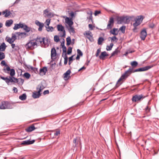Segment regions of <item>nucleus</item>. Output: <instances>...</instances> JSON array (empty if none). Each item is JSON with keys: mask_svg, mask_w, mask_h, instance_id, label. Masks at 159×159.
I'll return each instance as SVG.
<instances>
[{"mask_svg": "<svg viewBox=\"0 0 159 159\" xmlns=\"http://www.w3.org/2000/svg\"><path fill=\"white\" fill-rule=\"evenodd\" d=\"M108 55L107 52L104 51L101 52V55L99 56V58L100 59L104 60L105 57L108 56Z\"/></svg>", "mask_w": 159, "mask_h": 159, "instance_id": "nucleus-22", "label": "nucleus"}, {"mask_svg": "<svg viewBox=\"0 0 159 159\" xmlns=\"http://www.w3.org/2000/svg\"><path fill=\"white\" fill-rule=\"evenodd\" d=\"M71 71L70 70H67L66 72L64 74V78H67L68 75H70L71 73Z\"/></svg>", "mask_w": 159, "mask_h": 159, "instance_id": "nucleus-39", "label": "nucleus"}, {"mask_svg": "<svg viewBox=\"0 0 159 159\" xmlns=\"http://www.w3.org/2000/svg\"><path fill=\"white\" fill-rule=\"evenodd\" d=\"M35 129L34 126L33 125H32L31 126L28 127L26 129V130L27 132H31Z\"/></svg>", "mask_w": 159, "mask_h": 159, "instance_id": "nucleus-27", "label": "nucleus"}, {"mask_svg": "<svg viewBox=\"0 0 159 159\" xmlns=\"http://www.w3.org/2000/svg\"><path fill=\"white\" fill-rule=\"evenodd\" d=\"M125 28L126 27L125 26H122L120 28L119 30H120L123 33H125Z\"/></svg>", "mask_w": 159, "mask_h": 159, "instance_id": "nucleus-52", "label": "nucleus"}, {"mask_svg": "<svg viewBox=\"0 0 159 159\" xmlns=\"http://www.w3.org/2000/svg\"><path fill=\"white\" fill-rule=\"evenodd\" d=\"M104 40V39L102 37H100L98 38V45H101L102 44V42Z\"/></svg>", "mask_w": 159, "mask_h": 159, "instance_id": "nucleus-43", "label": "nucleus"}, {"mask_svg": "<svg viewBox=\"0 0 159 159\" xmlns=\"http://www.w3.org/2000/svg\"><path fill=\"white\" fill-rule=\"evenodd\" d=\"M6 66L7 67L6 70L7 71H10V75L11 76H14L15 75V70L14 69H11L10 67L7 65Z\"/></svg>", "mask_w": 159, "mask_h": 159, "instance_id": "nucleus-16", "label": "nucleus"}, {"mask_svg": "<svg viewBox=\"0 0 159 159\" xmlns=\"http://www.w3.org/2000/svg\"><path fill=\"white\" fill-rule=\"evenodd\" d=\"M11 38L14 40L15 41L17 39V34H16V32L15 33H12L11 34Z\"/></svg>", "mask_w": 159, "mask_h": 159, "instance_id": "nucleus-47", "label": "nucleus"}, {"mask_svg": "<svg viewBox=\"0 0 159 159\" xmlns=\"http://www.w3.org/2000/svg\"><path fill=\"white\" fill-rule=\"evenodd\" d=\"M12 108L10 103L7 101H3L0 105V109H11Z\"/></svg>", "mask_w": 159, "mask_h": 159, "instance_id": "nucleus-3", "label": "nucleus"}, {"mask_svg": "<svg viewBox=\"0 0 159 159\" xmlns=\"http://www.w3.org/2000/svg\"><path fill=\"white\" fill-rule=\"evenodd\" d=\"M117 30L118 29L117 28H114L112 30H110V32L111 34L114 35H116L118 34V32H116Z\"/></svg>", "mask_w": 159, "mask_h": 159, "instance_id": "nucleus-25", "label": "nucleus"}, {"mask_svg": "<svg viewBox=\"0 0 159 159\" xmlns=\"http://www.w3.org/2000/svg\"><path fill=\"white\" fill-rule=\"evenodd\" d=\"M5 55L3 52L0 51V61L5 58Z\"/></svg>", "mask_w": 159, "mask_h": 159, "instance_id": "nucleus-44", "label": "nucleus"}, {"mask_svg": "<svg viewBox=\"0 0 159 159\" xmlns=\"http://www.w3.org/2000/svg\"><path fill=\"white\" fill-rule=\"evenodd\" d=\"M34 42L36 45V46L37 47L40 45H41L42 43H44V38H41L40 37H38L37 38L34 39Z\"/></svg>", "mask_w": 159, "mask_h": 159, "instance_id": "nucleus-6", "label": "nucleus"}, {"mask_svg": "<svg viewBox=\"0 0 159 159\" xmlns=\"http://www.w3.org/2000/svg\"><path fill=\"white\" fill-rule=\"evenodd\" d=\"M66 40L67 42L66 45L67 46H69L71 42V40L70 37H68L67 38Z\"/></svg>", "mask_w": 159, "mask_h": 159, "instance_id": "nucleus-48", "label": "nucleus"}, {"mask_svg": "<svg viewBox=\"0 0 159 159\" xmlns=\"http://www.w3.org/2000/svg\"><path fill=\"white\" fill-rule=\"evenodd\" d=\"M101 12L100 11H95L94 13V15L95 16H97L98 14L101 13Z\"/></svg>", "mask_w": 159, "mask_h": 159, "instance_id": "nucleus-60", "label": "nucleus"}, {"mask_svg": "<svg viewBox=\"0 0 159 159\" xmlns=\"http://www.w3.org/2000/svg\"><path fill=\"white\" fill-rule=\"evenodd\" d=\"M37 47L34 42V40L33 39L30 40L25 45L26 48L30 49H33Z\"/></svg>", "mask_w": 159, "mask_h": 159, "instance_id": "nucleus-4", "label": "nucleus"}, {"mask_svg": "<svg viewBox=\"0 0 159 159\" xmlns=\"http://www.w3.org/2000/svg\"><path fill=\"white\" fill-rule=\"evenodd\" d=\"M54 41L56 42H57L59 40V37L58 36L55 35L54 36Z\"/></svg>", "mask_w": 159, "mask_h": 159, "instance_id": "nucleus-55", "label": "nucleus"}, {"mask_svg": "<svg viewBox=\"0 0 159 159\" xmlns=\"http://www.w3.org/2000/svg\"><path fill=\"white\" fill-rule=\"evenodd\" d=\"M57 28L58 31H61L63 32L62 35H60L61 37H65L66 36V32L64 30V27L61 25H57Z\"/></svg>", "mask_w": 159, "mask_h": 159, "instance_id": "nucleus-7", "label": "nucleus"}, {"mask_svg": "<svg viewBox=\"0 0 159 159\" xmlns=\"http://www.w3.org/2000/svg\"><path fill=\"white\" fill-rule=\"evenodd\" d=\"M114 23V18L112 17H110L108 21V24L107 25V29H111L113 26Z\"/></svg>", "mask_w": 159, "mask_h": 159, "instance_id": "nucleus-9", "label": "nucleus"}, {"mask_svg": "<svg viewBox=\"0 0 159 159\" xmlns=\"http://www.w3.org/2000/svg\"><path fill=\"white\" fill-rule=\"evenodd\" d=\"M63 45H62V48L63 54V53L64 52H65V53H66V47L65 46V44H64L65 40L64 39H63Z\"/></svg>", "mask_w": 159, "mask_h": 159, "instance_id": "nucleus-40", "label": "nucleus"}, {"mask_svg": "<svg viewBox=\"0 0 159 159\" xmlns=\"http://www.w3.org/2000/svg\"><path fill=\"white\" fill-rule=\"evenodd\" d=\"M23 75L25 78L27 79H29L30 76V74L28 72L25 73Z\"/></svg>", "mask_w": 159, "mask_h": 159, "instance_id": "nucleus-51", "label": "nucleus"}, {"mask_svg": "<svg viewBox=\"0 0 159 159\" xmlns=\"http://www.w3.org/2000/svg\"><path fill=\"white\" fill-rule=\"evenodd\" d=\"M19 98L21 100H25L26 99V95L25 93H24L19 96Z\"/></svg>", "mask_w": 159, "mask_h": 159, "instance_id": "nucleus-35", "label": "nucleus"}, {"mask_svg": "<svg viewBox=\"0 0 159 159\" xmlns=\"http://www.w3.org/2000/svg\"><path fill=\"white\" fill-rule=\"evenodd\" d=\"M7 46H6L4 43H3L0 46V50L1 51H4L6 48Z\"/></svg>", "mask_w": 159, "mask_h": 159, "instance_id": "nucleus-28", "label": "nucleus"}, {"mask_svg": "<svg viewBox=\"0 0 159 159\" xmlns=\"http://www.w3.org/2000/svg\"><path fill=\"white\" fill-rule=\"evenodd\" d=\"M73 143H74L73 146L76 147H78V146L79 147L81 146V142L80 139L77 140V139L76 138H75L73 139Z\"/></svg>", "mask_w": 159, "mask_h": 159, "instance_id": "nucleus-15", "label": "nucleus"}, {"mask_svg": "<svg viewBox=\"0 0 159 159\" xmlns=\"http://www.w3.org/2000/svg\"><path fill=\"white\" fill-rule=\"evenodd\" d=\"M7 41L9 43L11 44L13 43L15 41H14L11 38L8 37L6 38Z\"/></svg>", "mask_w": 159, "mask_h": 159, "instance_id": "nucleus-45", "label": "nucleus"}, {"mask_svg": "<svg viewBox=\"0 0 159 159\" xmlns=\"http://www.w3.org/2000/svg\"><path fill=\"white\" fill-rule=\"evenodd\" d=\"M35 24L39 26L38 30L40 31H42L43 29V27L44 25V24L43 23L40 22L38 20H36L35 21Z\"/></svg>", "mask_w": 159, "mask_h": 159, "instance_id": "nucleus-14", "label": "nucleus"}, {"mask_svg": "<svg viewBox=\"0 0 159 159\" xmlns=\"http://www.w3.org/2000/svg\"><path fill=\"white\" fill-rule=\"evenodd\" d=\"M143 16H138L136 18H135L134 19V20L135 22H137V23H138V24L139 23L140 25L143 20Z\"/></svg>", "mask_w": 159, "mask_h": 159, "instance_id": "nucleus-21", "label": "nucleus"}, {"mask_svg": "<svg viewBox=\"0 0 159 159\" xmlns=\"http://www.w3.org/2000/svg\"><path fill=\"white\" fill-rule=\"evenodd\" d=\"M22 28L27 32H30L31 30V28L25 24H24L23 27Z\"/></svg>", "mask_w": 159, "mask_h": 159, "instance_id": "nucleus-30", "label": "nucleus"}, {"mask_svg": "<svg viewBox=\"0 0 159 159\" xmlns=\"http://www.w3.org/2000/svg\"><path fill=\"white\" fill-rule=\"evenodd\" d=\"M51 19H47L45 22V24H46L45 27L48 26L49 25L50 23Z\"/></svg>", "mask_w": 159, "mask_h": 159, "instance_id": "nucleus-49", "label": "nucleus"}, {"mask_svg": "<svg viewBox=\"0 0 159 159\" xmlns=\"http://www.w3.org/2000/svg\"><path fill=\"white\" fill-rule=\"evenodd\" d=\"M130 65L133 68H135L138 66V63L136 61H134L131 62Z\"/></svg>", "mask_w": 159, "mask_h": 159, "instance_id": "nucleus-36", "label": "nucleus"}, {"mask_svg": "<svg viewBox=\"0 0 159 159\" xmlns=\"http://www.w3.org/2000/svg\"><path fill=\"white\" fill-rule=\"evenodd\" d=\"M65 22L69 26L72 25L73 24V22L72 21L71 18H70L66 17L65 19Z\"/></svg>", "mask_w": 159, "mask_h": 159, "instance_id": "nucleus-18", "label": "nucleus"}, {"mask_svg": "<svg viewBox=\"0 0 159 159\" xmlns=\"http://www.w3.org/2000/svg\"><path fill=\"white\" fill-rule=\"evenodd\" d=\"M44 43H42V45H41L42 46H43L44 47H46L48 46V41L46 40L45 38H44Z\"/></svg>", "mask_w": 159, "mask_h": 159, "instance_id": "nucleus-38", "label": "nucleus"}, {"mask_svg": "<svg viewBox=\"0 0 159 159\" xmlns=\"http://www.w3.org/2000/svg\"><path fill=\"white\" fill-rule=\"evenodd\" d=\"M133 70L131 68H129L128 70L125 71V72L122 75L119 79L118 80L116 84V87L117 88L120 85L122 82H121L123 80H125L128 76H129L133 72Z\"/></svg>", "mask_w": 159, "mask_h": 159, "instance_id": "nucleus-1", "label": "nucleus"}, {"mask_svg": "<svg viewBox=\"0 0 159 159\" xmlns=\"http://www.w3.org/2000/svg\"><path fill=\"white\" fill-rule=\"evenodd\" d=\"M13 77V76H9V78H8V80L7 82V84L9 85L10 82H14V81Z\"/></svg>", "mask_w": 159, "mask_h": 159, "instance_id": "nucleus-34", "label": "nucleus"}, {"mask_svg": "<svg viewBox=\"0 0 159 159\" xmlns=\"http://www.w3.org/2000/svg\"><path fill=\"white\" fill-rule=\"evenodd\" d=\"M150 108H149L147 106L145 108V110L147 112H148L150 111Z\"/></svg>", "mask_w": 159, "mask_h": 159, "instance_id": "nucleus-63", "label": "nucleus"}, {"mask_svg": "<svg viewBox=\"0 0 159 159\" xmlns=\"http://www.w3.org/2000/svg\"><path fill=\"white\" fill-rule=\"evenodd\" d=\"M120 52L119 50L118 49V48L116 49L111 54V56L110 58H111L112 57L118 54V53Z\"/></svg>", "mask_w": 159, "mask_h": 159, "instance_id": "nucleus-32", "label": "nucleus"}, {"mask_svg": "<svg viewBox=\"0 0 159 159\" xmlns=\"http://www.w3.org/2000/svg\"><path fill=\"white\" fill-rule=\"evenodd\" d=\"M47 30L48 31L52 32L53 31L54 28L52 26H49L45 27Z\"/></svg>", "mask_w": 159, "mask_h": 159, "instance_id": "nucleus-42", "label": "nucleus"}, {"mask_svg": "<svg viewBox=\"0 0 159 159\" xmlns=\"http://www.w3.org/2000/svg\"><path fill=\"white\" fill-rule=\"evenodd\" d=\"M77 55H79V56H82L83 55V53L79 49H77Z\"/></svg>", "mask_w": 159, "mask_h": 159, "instance_id": "nucleus-54", "label": "nucleus"}, {"mask_svg": "<svg viewBox=\"0 0 159 159\" xmlns=\"http://www.w3.org/2000/svg\"><path fill=\"white\" fill-rule=\"evenodd\" d=\"M72 49V48L70 47H69L68 48V51H67V54H70L71 53Z\"/></svg>", "mask_w": 159, "mask_h": 159, "instance_id": "nucleus-56", "label": "nucleus"}, {"mask_svg": "<svg viewBox=\"0 0 159 159\" xmlns=\"http://www.w3.org/2000/svg\"><path fill=\"white\" fill-rule=\"evenodd\" d=\"M44 88V87L42 84H40L38 85L37 87V90L40 92Z\"/></svg>", "mask_w": 159, "mask_h": 159, "instance_id": "nucleus-26", "label": "nucleus"}, {"mask_svg": "<svg viewBox=\"0 0 159 159\" xmlns=\"http://www.w3.org/2000/svg\"><path fill=\"white\" fill-rule=\"evenodd\" d=\"M60 134V131L59 130L56 131L54 133V135L55 136H57Z\"/></svg>", "mask_w": 159, "mask_h": 159, "instance_id": "nucleus-61", "label": "nucleus"}, {"mask_svg": "<svg viewBox=\"0 0 159 159\" xmlns=\"http://www.w3.org/2000/svg\"><path fill=\"white\" fill-rule=\"evenodd\" d=\"M125 18L124 24H128L129 23L130 20L131 19L132 17L126 16H125Z\"/></svg>", "mask_w": 159, "mask_h": 159, "instance_id": "nucleus-31", "label": "nucleus"}, {"mask_svg": "<svg viewBox=\"0 0 159 159\" xmlns=\"http://www.w3.org/2000/svg\"><path fill=\"white\" fill-rule=\"evenodd\" d=\"M113 44L112 43H111L109 46H107L106 50L107 51H110L111 50V49L113 46Z\"/></svg>", "mask_w": 159, "mask_h": 159, "instance_id": "nucleus-41", "label": "nucleus"}, {"mask_svg": "<svg viewBox=\"0 0 159 159\" xmlns=\"http://www.w3.org/2000/svg\"><path fill=\"white\" fill-rule=\"evenodd\" d=\"M35 140H33L31 141H30V140H28L22 141L21 144L25 145H30L33 144Z\"/></svg>", "mask_w": 159, "mask_h": 159, "instance_id": "nucleus-17", "label": "nucleus"}, {"mask_svg": "<svg viewBox=\"0 0 159 159\" xmlns=\"http://www.w3.org/2000/svg\"><path fill=\"white\" fill-rule=\"evenodd\" d=\"M101 52V49L100 48L98 49L97 51V52L96 53L95 56L96 57H98L99 56V53Z\"/></svg>", "mask_w": 159, "mask_h": 159, "instance_id": "nucleus-57", "label": "nucleus"}, {"mask_svg": "<svg viewBox=\"0 0 159 159\" xmlns=\"http://www.w3.org/2000/svg\"><path fill=\"white\" fill-rule=\"evenodd\" d=\"M153 67V65L143 67L139 68L138 69L133 70V72H135L138 71H146Z\"/></svg>", "mask_w": 159, "mask_h": 159, "instance_id": "nucleus-5", "label": "nucleus"}, {"mask_svg": "<svg viewBox=\"0 0 159 159\" xmlns=\"http://www.w3.org/2000/svg\"><path fill=\"white\" fill-rule=\"evenodd\" d=\"M91 34H92L91 32L89 31H88V32H86L85 33V34H84V35L85 34L86 35H87V36H89V35Z\"/></svg>", "mask_w": 159, "mask_h": 159, "instance_id": "nucleus-64", "label": "nucleus"}, {"mask_svg": "<svg viewBox=\"0 0 159 159\" xmlns=\"http://www.w3.org/2000/svg\"><path fill=\"white\" fill-rule=\"evenodd\" d=\"M17 83L19 84H22L24 83V80L22 79H18Z\"/></svg>", "mask_w": 159, "mask_h": 159, "instance_id": "nucleus-50", "label": "nucleus"}, {"mask_svg": "<svg viewBox=\"0 0 159 159\" xmlns=\"http://www.w3.org/2000/svg\"><path fill=\"white\" fill-rule=\"evenodd\" d=\"M147 36V33L146 29H144L141 31L140 38L142 40H144Z\"/></svg>", "mask_w": 159, "mask_h": 159, "instance_id": "nucleus-12", "label": "nucleus"}, {"mask_svg": "<svg viewBox=\"0 0 159 159\" xmlns=\"http://www.w3.org/2000/svg\"><path fill=\"white\" fill-rule=\"evenodd\" d=\"M17 34V39H20L23 38H25L26 35L27 34L25 32H16Z\"/></svg>", "mask_w": 159, "mask_h": 159, "instance_id": "nucleus-10", "label": "nucleus"}, {"mask_svg": "<svg viewBox=\"0 0 159 159\" xmlns=\"http://www.w3.org/2000/svg\"><path fill=\"white\" fill-rule=\"evenodd\" d=\"M68 30H69V31L70 33L71 32L73 33H75V31L74 29L72 26V25H70V26H69V28H68Z\"/></svg>", "mask_w": 159, "mask_h": 159, "instance_id": "nucleus-37", "label": "nucleus"}, {"mask_svg": "<svg viewBox=\"0 0 159 159\" xmlns=\"http://www.w3.org/2000/svg\"><path fill=\"white\" fill-rule=\"evenodd\" d=\"M3 15H5V17H8L10 16L11 13V12L7 10H5L3 11L2 12Z\"/></svg>", "mask_w": 159, "mask_h": 159, "instance_id": "nucleus-24", "label": "nucleus"}, {"mask_svg": "<svg viewBox=\"0 0 159 159\" xmlns=\"http://www.w3.org/2000/svg\"><path fill=\"white\" fill-rule=\"evenodd\" d=\"M40 92L38 91L35 92H33L32 94V97L34 98H38L40 96Z\"/></svg>", "mask_w": 159, "mask_h": 159, "instance_id": "nucleus-23", "label": "nucleus"}, {"mask_svg": "<svg viewBox=\"0 0 159 159\" xmlns=\"http://www.w3.org/2000/svg\"><path fill=\"white\" fill-rule=\"evenodd\" d=\"M1 65L2 66H6L7 65L6 64L5 61L4 60H3L1 61Z\"/></svg>", "mask_w": 159, "mask_h": 159, "instance_id": "nucleus-59", "label": "nucleus"}, {"mask_svg": "<svg viewBox=\"0 0 159 159\" xmlns=\"http://www.w3.org/2000/svg\"><path fill=\"white\" fill-rule=\"evenodd\" d=\"M139 25V23L138 24V23H137V22H135V23L133 24V26L134 27H137Z\"/></svg>", "mask_w": 159, "mask_h": 159, "instance_id": "nucleus-62", "label": "nucleus"}, {"mask_svg": "<svg viewBox=\"0 0 159 159\" xmlns=\"http://www.w3.org/2000/svg\"><path fill=\"white\" fill-rule=\"evenodd\" d=\"M92 13L93 12L92 11H90L89 12H87V14L89 15V16L87 17V19L89 20H91L93 22Z\"/></svg>", "mask_w": 159, "mask_h": 159, "instance_id": "nucleus-33", "label": "nucleus"}, {"mask_svg": "<svg viewBox=\"0 0 159 159\" xmlns=\"http://www.w3.org/2000/svg\"><path fill=\"white\" fill-rule=\"evenodd\" d=\"M64 64L65 65H66L68 61V57L67 56H66V54L65 53V56L64 57Z\"/></svg>", "mask_w": 159, "mask_h": 159, "instance_id": "nucleus-53", "label": "nucleus"}, {"mask_svg": "<svg viewBox=\"0 0 159 159\" xmlns=\"http://www.w3.org/2000/svg\"><path fill=\"white\" fill-rule=\"evenodd\" d=\"M23 24L19 23V24H15L13 27V29L16 30L19 28H22L23 27Z\"/></svg>", "mask_w": 159, "mask_h": 159, "instance_id": "nucleus-20", "label": "nucleus"}, {"mask_svg": "<svg viewBox=\"0 0 159 159\" xmlns=\"http://www.w3.org/2000/svg\"><path fill=\"white\" fill-rule=\"evenodd\" d=\"M57 53L55 48H53L51 50V57L52 59L55 60L56 59Z\"/></svg>", "mask_w": 159, "mask_h": 159, "instance_id": "nucleus-13", "label": "nucleus"}, {"mask_svg": "<svg viewBox=\"0 0 159 159\" xmlns=\"http://www.w3.org/2000/svg\"><path fill=\"white\" fill-rule=\"evenodd\" d=\"M109 38L111 39V42L115 41L116 43L117 42L118 40V39L115 36L112 37H109Z\"/></svg>", "mask_w": 159, "mask_h": 159, "instance_id": "nucleus-46", "label": "nucleus"}, {"mask_svg": "<svg viewBox=\"0 0 159 159\" xmlns=\"http://www.w3.org/2000/svg\"><path fill=\"white\" fill-rule=\"evenodd\" d=\"M43 15L44 17L48 18H52L54 16L52 13L50 12L48 9H46L43 11Z\"/></svg>", "mask_w": 159, "mask_h": 159, "instance_id": "nucleus-8", "label": "nucleus"}, {"mask_svg": "<svg viewBox=\"0 0 159 159\" xmlns=\"http://www.w3.org/2000/svg\"><path fill=\"white\" fill-rule=\"evenodd\" d=\"M146 97V96H144L143 94H141L140 95L135 94L133 96L132 98V100L133 102H140Z\"/></svg>", "mask_w": 159, "mask_h": 159, "instance_id": "nucleus-2", "label": "nucleus"}, {"mask_svg": "<svg viewBox=\"0 0 159 159\" xmlns=\"http://www.w3.org/2000/svg\"><path fill=\"white\" fill-rule=\"evenodd\" d=\"M0 78L2 80H5V81L7 83V80L8 79V78L7 77H4L1 76L0 77Z\"/></svg>", "mask_w": 159, "mask_h": 159, "instance_id": "nucleus-58", "label": "nucleus"}, {"mask_svg": "<svg viewBox=\"0 0 159 159\" xmlns=\"http://www.w3.org/2000/svg\"><path fill=\"white\" fill-rule=\"evenodd\" d=\"M13 21L12 20H7L5 23V25L6 26L10 27L13 23Z\"/></svg>", "mask_w": 159, "mask_h": 159, "instance_id": "nucleus-29", "label": "nucleus"}, {"mask_svg": "<svg viewBox=\"0 0 159 159\" xmlns=\"http://www.w3.org/2000/svg\"><path fill=\"white\" fill-rule=\"evenodd\" d=\"M47 71V67H44L40 69L39 74L40 75L43 76L46 74Z\"/></svg>", "mask_w": 159, "mask_h": 159, "instance_id": "nucleus-19", "label": "nucleus"}, {"mask_svg": "<svg viewBox=\"0 0 159 159\" xmlns=\"http://www.w3.org/2000/svg\"><path fill=\"white\" fill-rule=\"evenodd\" d=\"M125 16H118L116 17L117 23L118 24H124Z\"/></svg>", "mask_w": 159, "mask_h": 159, "instance_id": "nucleus-11", "label": "nucleus"}]
</instances>
